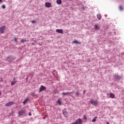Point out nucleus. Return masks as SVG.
I'll return each instance as SVG.
<instances>
[{
  "mask_svg": "<svg viewBox=\"0 0 124 124\" xmlns=\"http://www.w3.org/2000/svg\"><path fill=\"white\" fill-rule=\"evenodd\" d=\"M71 124H77L76 122H74V123H72Z\"/></svg>",
  "mask_w": 124,
  "mask_h": 124,
  "instance_id": "31",
  "label": "nucleus"
},
{
  "mask_svg": "<svg viewBox=\"0 0 124 124\" xmlns=\"http://www.w3.org/2000/svg\"><path fill=\"white\" fill-rule=\"evenodd\" d=\"M90 102L92 105H93L94 106H97V105L98 104L97 100H94L93 99H91Z\"/></svg>",
  "mask_w": 124,
  "mask_h": 124,
  "instance_id": "2",
  "label": "nucleus"
},
{
  "mask_svg": "<svg viewBox=\"0 0 124 124\" xmlns=\"http://www.w3.org/2000/svg\"><path fill=\"white\" fill-rule=\"evenodd\" d=\"M16 82H17V80L15 78H14V79L11 84V86H14V85H15V84H16Z\"/></svg>",
  "mask_w": 124,
  "mask_h": 124,
  "instance_id": "9",
  "label": "nucleus"
},
{
  "mask_svg": "<svg viewBox=\"0 0 124 124\" xmlns=\"http://www.w3.org/2000/svg\"><path fill=\"white\" fill-rule=\"evenodd\" d=\"M35 43H32V45H34Z\"/></svg>",
  "mask_w": 124,
  "mask_h": 124,
  "instance_id": "34",
  "label": "nucleus"
},
{
  "mask_svg": "<svg viewBox=\"0 0 124 124\" xmlns=\"http://www.w3.org/2000/svg\"><path fill=\"white\" fill-rule=\"evenodd\" d=\"M76 123L77 124H82L83 122H82V119L81 118H78L76 121Z\"/></svg>",
  "mask_w": 124,
  "mask_h": 124,
  "instance_id": "7",
  "label": "nucleus"
},
{
  "mask_svg": "<svg viewBox=\"0 0 124 124\" xmlns=\"http://www.w3.org/2000/svg\"><path fill=\"white\" fill-rule=\"evenodd\" d=\"M56 3L57 4L61 5V4H62V0H57Z\"/></svg>",
  "mask_w": 124,
  "mask_h": 124,
  "instance_id": "17",
  "label": "nucleus"
},
{
  "mask_svg": "<svg viewBox=\"0 0 124 124\" xmlns=\"http://www.w3.org/2000/svg\"><path fill=\"white\" fill-rule=\"evenodd\" d=\"M14 41L15 42H16V43H17V42H18V41H17V38H16V37L14 38Z\"/></svg>",
  "mask_w": 124,
  "mask_h": 124,
  "instance_id": "25",
  "label": "nucleus"
},
{
  "mask_svg": "<svg viewBox=\"0 0 124 124\" xmlns=\"http://www.w3.org/2000/svg\"><path fill=\"white\" fill-rule=\"evenodd\" d=\"M31 95H32V96H35V94H34V93H32Z\"/></svg>",
  "mask_w": 124,
  "mask_h": 124,
  "instance_id": "28",
  "label": "nucleus"
},
{
  "mask_svg": "<svg viewBox=\"0 0 124 124\" xmlns=\"http://www.w3.org/2000/svg\"><path fill=\"white\" fill-rule=\"evenodd\" d=\"M56 32L58 33H61L62 34H63V31L62 29H57L56 30Z\"/></svg>",
  "mask_w": 124,
  "mask_h": 124,
  "instance_id": "10",
  "label": "nucleus"
},
{
  "mask_svg": "<svg viewBox=\"0 0 124 124\" xmlns=\"http://www.w3.org/2000/svg\"><path fill=\"white\" fill-rule=\"evenodd\" d=\"M46 7H47V8H49V7H51V3L49 2H46L45 3Z\"/></svg>",
  "mask_w": 124,
  "mask_h": 124,
  "instance_id": "12",
  "label": "nucleus"
},
{
  "mask_svg": "<svg viewBox=\"0 0 124 124\" xmlns=\"http://www.w3.org/2000/svg\"><path fill=\"white\" fill-rule=\"evenodd\" d=\"M113 77L115 78V79H117V80H121V79H122V77L117 74H114L113 75Z\"/></svg>",
  "mask_w": 124,
  "mask_h": 124,
  "instance_id": "6",
  "label": "nucleus"
},
{
  "mask_svg": "<svg viewBox=\"0 0 124 124\" xmlns=\"http://www.w3.org/2000/svg\"><path fill=\"white\" fill-rule=\"evenodd\" d=\"M62 113L64 117L66 118L67 117V112L66 111V109H63L62 110Z\"/></svg>",
  "mask_w": 124,
  "mask_h": 124,
  "instance_id": "11",
  "label": "nucleus"
},
{
  "mask_svg": "<svg viewBox=\"0 0 124 124\" xmlns=\"http://www.w3.org/2000/svg\"><path fill=\"white\" fill-rule=\"evenodd\" d=\"M25 103H26V102H25V101H24L23 102V104H24V105H25Z\"/></svg>",
  "mask_w": 124,
  "mask_h": 124,
  "instance_id": "33",
  "label": "nucleus"
},
{
  "mask_svg": "<svg viewBox=\"0 0 124 124\" xmlns=\"http://www.w3.org/2000/svg\"><path fill=\"white\" fill-rule=\"evenodd\" d=\"M26 80L27 81H28V77L26 78Z\"/></svg>",
  "mask_w": 124,
  "mask_h": 124,
  "instance_id": "38",
  "label": "nucleus"
},
{
  "mask_svg": "<svg viewBox=\"0 0 124 124\" xmlns=\"http://www.w3.org/2000/svg\"><path fill=\"white\" fill-rule=\"evenodd\" d=\"M4 30H5V26H1L0 28V33H4Z\"/></svg>",
  "mask_w": 124,
  "mask_h": 124,
  "instance_id": "5",
  "label": "nucleus"
},
{
  "mask_svg": "<svg viewBox=\"0 0 124 124\" xmlns=\"http://www.w3.org/2000/svg\"><path fill=\"white\" fill-rule=\"evenodd\" d=\"M83 92V94H85V93H86V90H84Z\"/></svg>",
  "mask_w": 124,
  "mask_h": 124,
  "instance_id": "30",
  "label": "nucleus"
},
{
  "mask_svg": "<svg viewBox=\"0 0 124 124\" xmlns=\"http://www.w3.org/2000/svg\"><path fill=\"white\" fill-rule=\"evenodd\" d=\"M119 9L120 10H123V7L122 6H119Z\"/></svg>",
  "mask_w": 124,
  "mask_h": 124,
  "instance_id": "26",
  "label": "nucleus"
},
{
  "mask_svg": "<svg viewBox=\"0 0 124 124\" xmlns=\"http://www.w3.org/2000/svg\"><path fill=\"white\" fill-rule=\"evenodd\" d=\"M75 94H76V96H79V95H80V94H79V93H78V91L76 92Z\"/></svg>",
  "mask_w": 124,
  "mask_h": 124,
  "instance_id": "20",
  "label": "nucleus"
},
{
  "mask_svg": "<svg viewBox=\"0 0 124 124\" xmlns=\"http://www.w3.org/2000/svg\"><path fill=\"white\" fill-rule=\"evenodd\" d=\"M109 97H110V98H114L115 97V95L114 93H110Z\"/></svg>",
  "mask_w": 124,
  "mask_h": 124,
  "instance_id": "16",
  "label": "nucleus"
},
{
  "mask_svg": "<svg viewBox=\"0 0 124 124\" xmlns=\"http://www.w3.org/2000/svg\"><path fill=\"white\" fill-rule=\"evenodd\" d=\"M57 102L59 105H62V102H61L60 100H58Z\"/></svg>",
  "mask_w": 124,
  "mask_h": 124,
  "instance_id": "21",
  "label": "nucleus"
},
{
  "mask_svg": "<svg viewBox=\"0 0 124 124\" xmlns=\"http://www.w3.org/2000/svg\"><path fill=\"white\" fill-rule=\"evenodd\" d=\"M82 10H85V8H83Z\"/></svg>",
  "mask_w": 124,
  "mask_h": 124,
  "instance_id": "37",
  "label": "nucleus"
},
{
  "mask_svg": "<svg viewBox=\"0 0 124 124\" xmlns=\"http://www.w3.org/2000/svg\"><path fill=\"white\" fill-rule=\"evenodd\" d=\"M30 99L29 98H27L25 100V102H27V101H29V100Z\"/></svg>",
  "mask_w": 124,
  "mask_h": 124,
  "instance_id": "24",
  "label": "nucleus"
},
{
  "mask_svg": "<svg viewBox=\"0 0 124 124\" xmlns=\"http://www.w3.org/2000/svg\"><path fill=\"white\" fill-rule=\"evenodd\" d=\"M97 17L98 20H101V15L100 14H98L97 15Z\"/></svg>",
  "mask_w": 124,
  "mask_h": 124,
  "instance_id": "15",
  "label": "nucleus"
},
{
  "mask_svg": "<svg viewBox=\"0 0 124 124\" xmlns=\"http://www.w3.org/2000/svg\"><path fill=\"white\" fill-rule=\"evenodd\" d=\"M73 42L76 44L79 43V42H78L77 40H75L73 41Z\"/></svg>",
  "mask_w": 124,
  "mask_h": 124,
  "instance_id": "22",
  "label": "nucleus"
},
{
  "mask_svg": "<svg viewBox=\"0 0 124 124\" xmlns=\"http://www.w3.org/2000/svg\"><path fill=\"white\" fill-rule=\"evenodd\" d=\"M27 114H26V110L23 109L21 110L18 112V116L19 117H25L26 116Z\"/></svg>",
  "mask_w": 124,
  "mask_h": 124,
  "instance_id": "1",
  "label": "nucleus"
},
{
  "mask_svg": "<svg viewBox=\"0 0 124 124\" xmlns=\"http://www.w3.org/2000/svg\"><path fill=\"white\" fill-rule=\"evenodd\" d=\"M94 29L95 30H99V29H100V27H99L98 25H95L94 26Z\"/></svg>",
  "mask_w": 124,
  "mask_h": 124,
  "instance_id": "14",
  "label": "nucleus"
},
{
  "mask_svg": "<svg viewBox=\"0 0 124 124\" xmlns=\"http://www.w3.org/2000/svg\"><path fill=\"white\" fill-rule=\"evenodd\" d=\"M15 104V102L13 101L9 102L5 105V106H11V105H13Z\"/></svg>",
  "mask_w": 124,
  "mask_h": 124,
  "instance_id": "8",
  "label": "nucleus"
},
{
  "mask_svg": "<svg viewBox=\"0 0 124 124\" xmlns=\"http://www.w3.org/2000/svg\"><path fill=\"white\" fill-rule=\"evenodd\" d=\"M70 93H74V91H73L71 92L63 93H62V94L63 95H66V94H69Z\"/></svg>",
  "mask_w": 124,
  "mask_h": 124,
  "instance_id": "13",
  "label": "nucleus"
},
{
  "mask_svg": "<svg viewBox=\"0 0 124 124\" xmlns=\"http://www.w3.org/2000/svg\"><path fill=\"white\" fill-rule=\"evenodd\" d=\"M1 95V92L0 91V96Z\"/></svg>",
  "mask_w": 124,
  "mask_h": 124,
  "instance_id": "35",
  "label": "nucleus"
},
{
  "mask_svg": "<svg viewBox=\"0 0 124 124\" xmlns=\"http://www.w3.org/2000/svg\"><path fill=\"white\" fill-rule=\"evenodd\" d=\"M96 119H97V117L96 116L94 117L92 120V123H94L96 122Z\"/></svg>",
  "mask_w": 124,
  "mask_h": 124,
  "instance_id": "18",
  "label": "nucleus"
},
{
  "mask_svg": "<svg viewBox=\"0 0 124 124\" xmlns=\"http://www.w3.org/2000/svg\"><path fill=\"white\" fill-rule=\"evenodd\" d=\"M15 60V57L13 56H9L7 57V61L8 62H13Z\"/></svg>",
  "mask_w": 124,
  "mask_h": 124,
  "instance_id": "3",
  "label": "nucleus"
},
{
  "mask_svg": "<svg viewBox=\"0 0 124 124\" xmlns=\"http://www.w3.org/2000/svg\"><path fill=\"white\" fill-rule=\"evenodd\" d=\"M43 91H46V87L41 85L40 88V91H39V93H41Z\"/></svg>",
  "mask_w": 124,
  "mask_h": 124,
  "instance_id": "4",
  "label": "nucleus"
},
{
  "mask_svg": "<svg viewBox=\"0 0 124 124\" xmlns=\"http://www.w3.org/2000/svg\"><path fill=\"white\" fill-rule=\"evenodd\" d=\"M21 43H25V42H27V40L26 39H23L20 41Z\"/></svg>",
  "mask_w": 124,
  "mask_h": 124,
  "instance_id": "19",
  "label": "nucleus"
},
{
  "mask_svg": "<svg viewBox=\"0 0 124 124\" xmlns=\"http://www.w3.org/2000/svg\"><path fill=\"white\" fill-rule=\"evenodd\" d=\"M84 119L85 120H87V117H86V115H84Z\"/></svg>",
  "mask_w": 124,
  "mask_h": 124,
  "instance_id": "29",
  "label": "nucleus"
},
{
  "mask_svg": "<svg viewBox=\"0 0 124 124\" xmlns=\"http://www.w3.org/2000/svg\"><path fill=\"white\" fill-rule=\"evenodd\" d=\"M43 119H44V120L45 119V117H44Z\"/></svg>",
  "mask_w": 124,
  "mask_h": 124,
  "instance_id": "39",
  "label": "nucleus"
},
{
  "mask_svg": "<svg viewBox=\"0 0 124 124\" xmlns=\"http://www.w3.org/2000/svg\"><path fill=\"white\" fill-rule=\"evenodd\" d=\"M0 2H2V0H0Z\"/></svg>",
  "mask_w": 124,
  "mask_h": 124,
  "instance_id": "36",
  "label": "nucleus"
},
{
  "mask_svg": "<svg viewBox=\"0 0 124 124\" xmlns=\"http://www.w3.org/2000/svg\"><path fill=\"white\" fill-rule=\"evenodd\" d=\"M31 23H32L33 24V23H36V21L35 20H32Z\"/></svg>",
  "mask_w": 124,
  "mask_h": 124,
  "instance_id": "27",
  "label": "nucleus"
},
{
  "mask_svg": "<svg viewBox=\"0 0 124 124\" xmlns=\"http://www.w3.org/2000/svg\"><path fill=\"white\" fill-rule=\"evenodd\" d=\"M29 116H31V113H29Z\"/></svg>",
  "mask_w": 124,
  "mask_h": 124,
  "instance_id": "32",
  "label": "nucleus"
},
{
  "mask_svg": "<svg viewBox=\"0 0 124 124\" xmlns=\"http://www.w3.org/2000/svg\"><path fill=\"white\" fill-rule=\"evenodd\" d=\"M2 8H3V9H5V5L4 4L2 5Z\"/></svg>",
  "mask_w": 124,
  "mask_h": 124,
  "instance_id": "23",
  "label": "nucleus"
}]
</instances>
